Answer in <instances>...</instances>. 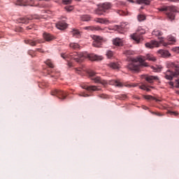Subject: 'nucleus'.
<instances>
[{
  "label": "nucleus",
  "instance_id": "nucleus-25",
  "mask_svg": "<svg viewBox=\"0 0 179 179\" xmlns=\"http://www.w3.org/2000/svg\"><path fill=\"white\" fill-rule=\"evenodd\" d=\"M80 19L83 22H90L92 17L89 15H84L81 16Z\"/></svg>",
  "mask_w": 179,
  "mask_h": 179
},
{
  "label": "nucleus",
  "instance_id": "nucleus-33",
  "mask_svg": "<svg viewBox=\"0 0 179 179\" xmlns=\"http://www.w3.org/2000/svg\"><path fill=\"white\" fill-rule=\"evenodd\" d=\"M67 12H71V10H73V6H67L64 8Z\"/></svg>",
  "mask_w": 179,
  "mask_h": 179
},
{
  "label": "nucleus",
  "instance_id": "nucleus-31",
  "mask_svg": "<svg viewBox=\"0 0 179 179\" xmlns=\"http://www.w3.org/2000/svg\"><path fill=\"white\" fill-rule=\"evenodd\" d=\"M168 41H172V43H176V38L171 35L168 36Z\"/></svg>",
  "mask_w": 179,
  "mask_h": 179
},
{
  "label": "nucleus",
  "instance_id": "nucleus-22",
  "mask_svg": "<svg viewBox=\"0 0 179 179\" xmlns=\"http://www.w3.org/2000/svg\"><path fill=\"white\" fill-rule=\"evenodd\" d=\"M152 36H155L156 37H159V38H160V36H163V32H162V31L159 29H155L152 31Z\"/></svg>",
  "mask_w": 179,
  "mask_h": 179
},
{
  "label": "nucleus",
  "instance_id": "nucleus-23",
  "mask_svg": "<svg viewBox=\"0 0 179 179\" xmlns=\"http://www.w3.org/2000/svg\"><path fill=\"white\" fill-rule=\"evenodd\" d=\"M69 45L70 48H72L73 50H79L80 48V45L76 43H71Z\"/></svg>",
  "mask_w": 179,
  "mask_h": 179
},
{
  "label": "nucleus",
  "instance_id": "nucleus-55",
  "mask_svg": "<svg viewBox=\"0 0 179 179\" xmlns=\"http://www.w3.org/2000/svg\"><path fill=\"white\" fill-rule=\"evenodd\" d=\"M122 13V11H121V10L118 11L119 15H121Z\"/></svg>",
  "mask_w": 179,
  "mask_h": 179
},
{
  "label": "nucleus",
  "instance_id": "nucleus-30",
  "mask_svg": "<svg viewBox=\"0 0 179 179\" xmlns=\"http://www.w3.org/2000/svg\"><path fill=\"white\" fill-rule=\"evenodd\" d=\"M137 19H138V22H143V20H145V19H146V17H145V15H138L137 17Z\"/></svg>",
  "mask_w": 179,
  "mask_h": 179
},
{
  "label": "nucleus",
  "instance_id": "nucleus-32",
  "mask_svg": "<svg viewBox=\"0 0 179 179\" xmlns=\"http://www.w3.org/2000/svg\"><path fill=\"white\" fill-rule=\"evenodd\" d=\"M114 55V52L111 50H108L106 52V56L108 58H112V57Z\"/></svg>",
  "mask_w": 179,
  "mask_h": 179
},
{
  "label": "nucleus",
  "instance_id": "nucleus-53",
  "mask_svg": "<svg viewBox=\"0 0 179 179\" xmlns=\"http://www.w3.org/2000/svg\"><path fill=\"white\" fill-rule=\"evenodd\" d=\"M128 1V2H131V3H134V0H127Z\"/></svg>",
  "mask_w": 179,
  "mask_h": 179
},
{
  "label": "nucleus",
  "instance_id": "nucleus-1",
  "mask_svg": "<svg viewBox=\"0 0 179 179\" xmlns=\"http://www.w3.org/2000/svg\"><path fill=\"white\" fill-rule=\"evenodd\" d=\"M62 58L64 59H74L76 62H82L85 58H89L91 61H100L103 59L101 56H97L94 54H86V53H80L74 52L73 53H70L69 55L66 53H63L61 55Z\"/></svg>",
  "mask_w": 179,
  "mask_h": 179
},
{
  "label": "nucleus",
  "instance_id": "nucleus-51",
  "mask_svg": "<svg viewBox=\"0 0 179 179\" xmlns=\"http://www.w3.org/2000/svg\"><path fill=\"white\" fill-rule=\"evenodd\" d=\"M171 1V2H178L179 0H169Z\"/></svg>",
  "mask_w": 179,
  "mask_h": 179
},
{
  "label": "nucleus",
  "instance_id": "nucleus-40",
  "mask_svg": "<svg viewBox=\"0 0 179 179\" xmlns=\"http://www.w3.org/2000/svg\"><path fill=\"white\" fill-rule=\"evenodd\" d=\"M153 70L155 72H160L162 71V69L160 67L156 68V67H152Z\"/></svg>",
  "mask_w": 179,
  "mask_h": 179
},
{
  "label": "nucleus",
  "instance_id": "nucleus-54",
  "mask_svg": "<svg viewBox=\"0 0 179 179\" xmlns=\"http://www.w3.org/2000/svg\"><path fill=\"white\" fill-rule=\"evenodd\" d=\"M76 72H80V69H76Z\"/></svg>",
  "mask_w": 179,
  "mask_h": 179
},
{
  "label": "nucleus",
  "instance_id": "nucleus-34",
  "mask_svg": "<svg viewBox=\"0 0 179 179\" xmlns=\"http://www.w3.org/2000/svg\"><path fill=\"white\" fill-rule=\"evenodd\" d=\"M51 78H55V79L59 78V72H56L51 75Z\"/></svg>",
  "mask_w": 179,
  "mask_h": 179
},
{
  "label": "nucleus",
  "instance_id": "nucleus-50",
  "mask_svg": "<svg viewBox=\"0 0 179 179\" xmlns=\"http://www.w3.org/2000/svg\"><path fill=\"white\" fill-rule=\"evenodd\" d=\"M145 90H146V92H150V89H149L148 87H146Z\"/></svg>",
  "mask_w": 179,
  "mask_h": 179
},
{
  "label": "nucleus",
  "instance_id": "nucleus-3",
  "mask_svg": "<svg viewBox=\"0 0 179 179\" xmlns=\"http://www.w3.org/2000/svg\"><path fill=\"white\" fill-rule=\"evenodd\" d=\"M88 76L91 78L92 80H94L95 83H101L103 86L106 85H111L113 86H115L116 87H122L123 85L119 80H112L107 81L106 80L101 79L99 76H96V73L93 71H88Z\"/></svg>",
  "mask_w": 179,
  "mask_h": 179
},
{
  "label": "nucleus",
  "instance_id": "nucleus-60",
  "mask_svg": "<svg viewBox=\"0 0 179 179\" xmlns=\"http://www.w3.org/2000/svg\"><path fill=\"white\" fill-rule=\"evenodd\" d=\"M77 1H80V0H77Z\"/></svg>",
  "mask_w": 179,
  "mask_h": 179
},
{
  "label": "nucleus",
  "instance_id": "nucleus-38",
  "mask_svg": "<svg viewBox=\"0 0 179 179\" xmlns=\"http://www.w3.org/2000/svg\"><path fill=\"white\" fill-rule=\"evenodd\" d=\"M63 3H64V5H69L72 3V0H63Z\"/></svg>",
  "mask_w": 179,
  "mask_h": 179
},
{
  "label": "nucleus",
  "instance_id": "nucleus-7",
  "mask_svg": "<svg viewBox=\"0 0 179 179\" xmlns=\"http://www.w3.org/2000/svg\"><path fill=\"white\" fill-rule=\"evenodd\" d=\"M52 96H56L58 97V99H60L61 100H65L66 99V96H68V94L66 92L59 90H55L51 92Z\"/></svg>",
  "mask_w": 179,
  "mask_h": 179
},
{
  "label": "nucleus",
  "instance_id": "nucleus-27",
  "mask_svg": "<svg viewBox=\"0 0 179 179\" xmlns=\"http://www.w3.org/2000/svg\"><path fill=\"white\" fill-rule=\"evenodd\" d=\"M109 66L110 68H113V69H120V64H118V63H110V64H109Z\"/></svg>",
  "mask_w": 179,
  "mask_h": 179
},
{
  "label": "nucleus",
  "instance_id": "nucleus-59",
  "mask_svg": "<svg viewBox=\"0 0 179 179\" xmlns=\"http://www.w3.org/2000/svg\"><path fill=\"white\" fill-rule=\"evenodd\" d=\"M152 89H153V87H150Z\"/></svg>",
  "mask_w": 179,
  "mask_h": 179
},
{
  "label": "nucleus",
  "instance_id": "nucleus-21",
  "mask_svg": "<svg viewBox=\"0 0 179 179\" xmlns=\"http://www.w3.org/2000/svg\"><path fill=\"white\" fill-rule=\"evenodd\" d=\"M96 23H101L102 24H107V23H110V21L107 19L103 18H96L95 19Z\"/></svg>",
  "mask_w": 179,
  "mask_h": 179
},
{
  "label": "nucleus",
  "instance_id": "nucleus-47",
  "mask_svg": "<svg viewBox=\"0 0 179 179\" xmlns=\"http://www.w3.org/2000/svg\"><path fill=\"white\" fill-rule=\"evenodd\" d=\"M126 87H135V85H131V84H128L125 85Z\"/></svg>",
  "mask_w": 179,
  "mask_h": 179
},
{
  "label": "nucleus",
  "instance_id": "nucleus-15",
  "mask_svg": "<svg viewBox=\"0 0 179 179\" xmlns=\"http://www.w3.org/2000/svg\"><path fill=\"white\" fill-rule=\"evenodd\" d=\"M83 29V30H87L88 31H94V30L96 31L103 30V29H101L100 27H92V26L84 27Z\"/></svg>",
  "mask_w": 179,
  "mask_h": 179
},
{
  "label": "nucleus",
  "instance_id": "nucleus-45",
  "mask_svg": "<svg viewBox=\"0 0 179 179\" xmlns=\"http://www.w3.org/2000/svg\"><path fill=\"white\" fill-rule=\"evenodd\" d=\"M146 85H141V87H140V89H141L142 90H146Z\"/></svg>",
  "mask_w": 179,
  "mask_h": 179
},
{
  "label": "nucleus",
  "instance_id": "nucleus-20",
  "mask_svg": "<svg viewBox=\"0 0 179 179\" xmlns=\"http://www.w3.org/2000/svg\"><path fill=\"white\" fill-rule=\"evenodd\" d=\"M113 43L114 45H117V47H120V46L122 45V39L116 38L113 40Z\"/></svg>",
  "mask_w": 179,
  "mask_h": 179
},
{
  "label": "nucleus",
  "instance_id": "nucleus-26",
  "mask_svg": "<svg viewBox=\"0 0 179 179\" xmlns=\"http://www.w3.org/2000/svg\"><path fill=\"white\" fill-rule=\"evenodd\" d=\"M72 34L73 37H76L77 38H79V37H80V31H79L78 30H73Z\"/></svg>",
  "mask_w": 179,
  "mask_h": 179
},
{
  "label": "nucleus",
  "instance_id": "nucleus-2",
  "mask_svg": "<svg viewBox=\"0 0 179 179\" xmlns=\"http://www.w3.org/2000/svg\"><path fill=\"white\" fill-rule=\"evenodd\" d=\"M146 59L155 62L156 57L150 54H148L146 57L140 56L134 59L132 62L128 65V69H130V71H133V72H138L141 69V66H149L148 63L145 62Z\"/></svg>",
  "mask_w": 179,
  "mask_h": 179
},
{
  "label": "nucleus",
  "instance_id": "nucleus-5",
  "mask_svg": "<svg viewBox=\"0 0 179 179\" xmlns=\"http://www.w3.org/2000/svg\"><path fill=\"white\" fill-rule=\"evenodd\" d=\"M159 12H165L168 19L171 21L174 20L176 17L175 12H177V8L176 6H164L158 8Z\"/></svg>",
  "mask_w": 179,
  "mask_h": 179
},
{
  "label": "nucleus",
  "instance_id": "nucleus-57",
  "mask_svg": "<svg viewBox=\"0 0 179 179\" xmlns=\"http://www.w3.org/2000/svg\"><path fill=\"white\" fill-rule=\"evenodd\" d=\"M171 85H173V83H171Z\"/></svg>",
  "mask_w": 179,
  "mask_h": 179
},
{
  "label": "nucleus",
  "instance_id": "nucleus-19",
  "mask_svg": "<svg viewBox=\"0 0 179 179\" xmlns=\"http://www.w3.org/2000/svg\"><path fill=\"white\" fill-rule=\"evenodd\" d=\"M43 38H45V41H52V40H54V36L48 33L43 34Z\"/></svg>",
  "mask_w": 179,
  "mask_h": 179
},
{
  "label": "nucleus",
  "instance_id": "nucleus-13",
  "mask_svg": "<svg viewBox=\"0 0 179 179\" xmlns=\"http://www.w3.org/2000/svg\"><path fill=\"white\" fill-rule=\"evenodd\" d=\"M83 89H85V90H87L88 92H99L100 91V88H98L96 86H87V85H84L82 87Z\"/></svg>",
  "mask_w": 179,
  "mask_h": 179
},
{
  "label": "nucleus",
  "instance_id": "nucleus-8",
  "mask_svg": "<svg viewBox=\"0 0 179 179\" xmlns=\"http://www.w3.org/2000/svg\"><path fill=\"white\" fill-rule=\"evenodd\" d=\"M139 34H145V30L142 29L141 32L136 33L131 36V38H133L137 43H141V41L143 40L142 35Z\"/></svg>",
  "mask_w": 179,
  "mask_h": 179
},
{
  "label": "nucleus",
  "instance_id": "nucleus-10",
  "mask_svg": "<svg viewBox=\"0 0 179 179\" xmlns=\"http://www.w3.org/2000/svg\"><path fill=\"white\" fill-rule=\"evenodd\" d=\"M15 5H18V6H33V3H30L29 0H16Z\"/></svg>",
  "mask_w": 179,
  "mask_h": 179
},
{
  "label": "nucleus",
  "instance_id": "nucleus-49",
  "mask_svg": "<svg viewBox=\"0 0 179 179\" xmlns=\"http://www.w3.org/2000/svg\"><path fill=\"white\" fill-rule=\"evenodd\" d=\"M119 3H120V5H125V3H124L122 1H120Z\"/></svg>",
  "mask_w": 179,
  "mask_h": 179
},
{
  "label": "nucleus",
  "instance_id": "nucleus-48",
  "mask_svg": "<svg viewBox=\"0 0 179 179\" xmlns=\"http://www.w3.org/2000/svg\"><path fill=\"white\" fill-rule=\"evenodd\" d=\"M33 19H38V17H32L31 18H28L29 20H33Z\"/></svg>",
  "mask_w": 179,
  "mask_h": 179
},
{
  "label": "nucleus",
  "instance_id": "nucleus-58",
  "mask_svg": "<svg viewBox=\"0 0 179 179\" xmlns=\"http://www.w3.org/2000/svg\"><path fill=\"white\" fill-rule=\"evenodd\" d=\"M38 50V51H40V49H37Z\"/></svg>",
  "mask_w": 179,
  "mask_h": 179
},
{
  "label": "nucleus",
  "instance_id": "nucleus-37",
  "mask_svg": "<svg viewBox=\"0 0 179 179\" xmlns=\"http://www.w3.org/2000/svg\"><path fill=\"white\" fill-rule=\"evenodd\" d=\"M124 54H125V55H132L134 54V52L131 50H125L124 52Z\"/></svg>",
  "mask_w": 179,
  "mask_h": 179
},
{
  "label": "nucleus",
  "instance_id": "nucleus-35",
  "mask_svg": "<svg viewBox=\"0 0 179 179\" xmlns=\"http://www.w3.org/2000/svg\"><path fill=\"white\" fill-rule=\"evenodd\" d=\"M80 97H90V95L85 94V92H82L81 94H78Z\"/></svg>",
  "mask_w": 179,
  "mask_h": 179
},
{
  "label": "nucleus",
  "instance_id": "nucleus-52",
  "mask_svg": "<svg viewBox=\"0 0 179 179\" xmlns=\"http://www.w3.org/2000/svg\"><path fill=\"white\" fill-rule=\"evenodd\" d=\"M27 30H31V27H30V26H29V27H27Z\"/></svg>",
  "mask_w": 179,
  "mask_h": 179
},
{
  "label": "nucleus",
  "instance_id": "nucleus-36",
  "mask_svg": "<svg viewBox=\"0 0 179 179\" xmlns=\"http://www.w3.org/2000/svg\"><path fill=\"white\" fill-rule=\"evenodd\" d=\"M117 97H118V99H120V100H125V99H127V95L120 94Z\"/></svg>",
  "mask_w": 179,
  "mask_h": 179
},
{
  "label": "nucleus",
  "instance_id": "nucleus-24",
  "mask_svg": "<svg viewBox=\"0 0 179 179\" xmlns=\"http://www.w3.org/2000/svg\"><path fill=\"white\" fill-rule=\"evenodd\" d=\"M143 97L145 99V100H155L157 102L161 101L160 99H157L151 95H144Z\"/></svg>",
  "mask_w": 179,
  "mask_h": 179
},
{
  "label": "nucleus",
  "instance_id": "nucleus-11",
  "mask_svg": "<svg viewBox=\"0 0 179 179\" xmlns=\"http://www.w3.org/2000/svg\"><path fill=\"white\" fill-rule=\"evenodd\" d=\"M94 42L92 43V45L94 47H101V38L100 36H93Z\"/></svg>",
  "mask_w": 179,
  "mask_h": 179
},
{
  "label": "nucleus",
  "instance_id": "nucleus-9",
  "mask_svg": "<svg viewBox=\"0 0 179 179\" xmlns=\"http://www.w3.org/2000/svg\"><path fill=\"white\" fill-rule=\"evenodd\" d=\"M45 64L49 66L47 70H44L43 73H47V75H50V73H52V69L51 68H54V64L50 59H48L45 62Z\"/></svg>",
  "mask_w": 179,
  "mask_h": 179
},
{
  "label": "nucleus",
  "instance_id": "nucleus-42",
  "mask_svg": "<svg viewBox=\"0 0 179 179\" xmlns=\"http://www.w3.org/2000/svg\"><path fill=\"white\" fill-rule=\"evenodd\" d=\"M160 43H162L164 47H167L168 45H170V44H171V43H164V42H163L162 41H160Z\"/></svg>",
  "mask_w": 179,
  "mask_h": 179
},
{
  "label": "nucleus",
  "instance_id": "nucleus-6",
  "mask_svg": "<svg viewBox=\"0 0 179 179\" xmlns=\"http://www.w3.org/2000/svg\"><path fill=\"white\" fill-rule=\"evenodd\" d=\"M111 8H113L111 3H103L99 6L98 9L96 10V15H103V13H106V12L111 9Z\"/></svg>",
  "mask_w": 179,
  "mask_h": 179
},
{
  "label": "nucleus",
  "instance_id": "nucleus-29",
  "mask_svg": "<svg viewBox=\"0 0 179 179\" xmlns=\"http://www.w3.org/2000/svg\"><path fill=\"white\" fill-rule=\"evenodd\" d=\"M121 27L122 29H129V24H128V22H122L121 24Z\"/></svg>",
  "mask_w": 179,
  "mask_h": 179
},
{
  "label": "nucleus",
  "instance_id": "nucleus-44",
  "mask_svg": "<svg viewBox=\"0 0 179 179\" xmlns=\"http://www.w3.org/2000/svg\"><path fill=\"white\" fill-rule=\"evenodd\" d=\"M173 51H175V52H177L179 54V47H176L173 49Z\"/></svg>",
  "mask_w": 179,
  "mask_h": 179
},
{
  "label": "nucleus",
  "instance_id": "nucleus-12",
  "mask_svg": "<svg viewBox=\"0 0 179 179\" xmlns=\"http://www.w3.org/2000/svg\"><path fill=\"white\" fill-rule=\"evenodd\" d=\"M160 45V43L156 41H151L150 42L145 43V47L147 48H155V47H159Z\"/></svg>",
  "mask_w": 179,
  "mask_h": 179
},
{
  "label": "nucleus",
  "instance_id": "nucleus-43",
  "mask_svg": "<svg viewBox=\"0 0 179 179\" xmlns=\"http://www.w3.org/2000/svg\"><path fill=\"white\" fill-rule=\"evenodd\" d=\"M99 96L101 98V99H107V95L104 94H101L100 95H99Z\"/></svg>",
  "mask_w": 179,
  "mask_h": 179
},
{
  "label": "nucleus",
  "instance_id": "nucleus-14",
  "mask_svg": "<svg viewBox=\"0 0 179 179\" xmlns=\"http://www.w3.org/2000/svg\"><path fill=\"white\" fill-rule=\"evenodd\" d=\"M68 27V24H66L65 22H59L57 24H56L57 29H59V30H65L66 27Z\"/></svg>",
  "mask_w": 179,
  "mask_h": 179
},
{
  "label": "nucleus",
  "instance_id": "nucleus-41",
  "mask_svg": "<svg viewBox=\"0 0 179 179\" xmlns=\"http://www.w3.org/2000/svg\"><path fill=\"white\" fill-rule=\"evenodd\" d=\"M21 20H22L21 23H29V20L26 18H22Z\"/></svg>",
  "mask_w": 179,
  "mask_h": 179
},
{
  "label": "nucleus",
  "instance_id": "nucleus-28",
  "mask_svg": "<svg viewBox=\"0 0 179 179\" xmlns=\"http://www.w3.org/2000/svg\"><path fill=\"white\" fill-rule=\"evenodd\" d=\"M137 3H139V4L145 3V5H149L150 3V1H149V0H137Z\"/></svg>",
  "mask_w": 179,
  "mask_h": 179
},
{
  "label": "nucleus",
  "instance_id": "nucleus-39",
  "mask_svg": "<svg viewBox=\"0 0 179 179\" xmlns=\"http://www.w3.org/2000/svg\"><path fill=\"white\" fill-rule=\"evenodd\" d=\"M168 114H170V115H178V112H173V111H168Z\"/></svg>",
  "mask_w": 179,
  "mask_h": 179
},
{
  "label": "nucleus",
  "instance_id": "nucleus-4",
  "mask_svg": "<svg viewBox=\"0 0 179 179\" xmlns=\"http://www.w3.org/2000/svg\"><path fill=\"white\" fill-rule=\"evenodd\" d=\"M168 68H172L176 72H173L171 70H167L165 72L164 78L167 80H172L173 78H178L179 76V65L176 63H168Z\"/></svg>",
  "mask_w": 179,
  "mask_h": 179
},
{
  "label": "nucleus",
  "instance_id": "nucleus-46",
  "mask_svg": "<svg viewBox=\"0 0 179 179\" xmlns=\"http://www.w3.org/2000/svg\"><path fill=\"white\" fill-rule=\"evenodd\" d=\"M152 114H154L155 115H158V117L162 116V114L157 113H155V112H152Z\"/></svg>",
  "mask_w": 179,
  "mask_h": 179
},
{
  "label": "nucleus",
  "instance_id": "nucleus-16",
  "mask_svg": "<svg viewBox=\"0 0 179 179\" xmlns=\"http://www.w3.org/2000/svg\"><path fill=\"white\" fill-rule=\"evenodd\" d=\"M159 54L163 57V58H167L171 56V54L168 50H159Z\"/></svg>",
  "mask_w": 179,
  "mask_h": 179
},
{
  "label": "nucleus",
  "instance_id": "nucleus-17",
  "mask_svg": "<svg viewBox=\"0 0 179 179\" xmlns=\"http://www.w3.org/2000/svg\"><path fill=\"white\" fill-rule=\"evenodd\" d=\"M25 44H29V45H31L32 47H34V45H37V43H40L38 41H33L31 39H27L24 41Z\"/></svg>",
  "mask_w": 179,
  "mask_h": 179
},
{
  "label": "nucleus",
  "instance_id": "nucleus-18",
  "mask_svg": "<svg viewBox=\"0 0 179 179\" xmlns=\"http://www.w3.org/2000/svg\"><path fill=\"white\" fill-rule=\"evenodd\" d=\"M145 80H147V82H149V83H153V80H159V77L149 76L145 78Z\"/></svg>",
  "mask_w": 179,
  "mask_h": 179
},
{
  "label": "nucleus",
  "instance_id": "nucleus-56",
  "mask_svg": "<svg viewBox=\"0 0 179 179\" xmlns=\"http://www.w3.org/2000/svg\"><path fill=\"white\" fill-rule=\"evenodd\" d=\"M144 110H148V107L145 106L144 108Z\"/></svg>",
  "mask_w": 179,
  "mask_h": 179
}]
</instances>
